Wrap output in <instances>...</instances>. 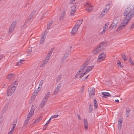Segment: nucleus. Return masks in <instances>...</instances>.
Wrapping results in <instances>:
<instances>
[{
    "label": "nucleus",
    "mask_w": 134,
    "mask_h": 134,
    "mask_svg": "<svg viewBox=\"0 0 134 134\" xmlns=\"http://www.w3.org/2000/svg\"><path fill=\"white\" fill-rule=\"evenodd\" d=\"M16 86L13 85H10L8 87L7 91L8 96H11L15 91Z\"/></svg>",
    "instance_id": "nucleus-1"
},
{
    "label": "nucleus",
    "mask_w": 134,
    "mask_h": 134,
    "mask_svg": "<svg viewBox=\"0 0 134 134\" xmlns=\"http://www.w3.org/2000/svg\"><path fill=\"white\" fill-rule=\"evenodd\" d=\"M48 31V30H46L42 34V36L41 39L40 44L43 43L44 42V40L45 39L46 35Z\"/></svg>",
    "instance_id": "nucleus-2"
},
{
    "label": "nucleus",
    "mask_w": 134,
    "mask_h": 134,
    "mask_svg": "<svg viewBox=\"0 0 134 134\" xmlns=\"http://www.w3.org/2000/svg\"><path fill=\"white\" fill-rule=\"evenodd\" d=\"M106 54L104 53H102L101 54L99 55L98 58L97 59V61L98 62H100L103 61L105 57Z\"/></svg>",
    "instance_id": "nucleus-3"
},
{
    "label": "nucleus",
    "mask_w": 134,
    "mask_h": 134,
    "mask_svg": "<svg viewBox=\"0 0 134 134\" xmlns=\"http://www.w3.org/2000/svg\"><path fill=\"white\" fill-rule=\"evenodd\" d=\"M85 6L86 8V10L88 12H90L91 11H92L93 8V6L88 3L86 4L85 5Z\"/></svg>",
    "instance_id": "nucleus-4"
},
{
    "label": "nucleus",
    "mask_w": 134,
    "mask_h": 134,
    "mask_svg": "<svg viewBox=\"0 0 134 134\" xmlns=\"http://www.w3.org/2000/svg\"><path fill=\"white\" fill-rule=\"evenodd\" d=\"M98 47V46L93 50L92 52L93 54H97L100 52L102 51V49Z\"/></svg>",
    "instance_id": "nucleus-5"
},
{
    "label": "nucleus",
    "mask_w": 134,
    "mask_h": 134,
    "mask_svg": "<svg viewBox=\"0 0 134 134\" xmlns=\"http://www.w3.org/2000/svg\"><path fill=\"white\" fill-rule=\"evenodd\" d=\"M89 95L90 96L94 95L95 94V89L93 88L90 87L88 89Z\"/></svg>",
    "instance_id": "nucleus-6"
},
{
    "label": "nucleus",
    "mask_w": 134,
    "mask_h": 134,
    "mask_svg": "<svg viewBox=\"0 0 134 134\" xmlns=\"http://www.w3.org/2000/svg\"><path fill=\"white\" fill-rule=\"evenodd\" d=\"M35 13V11H34L31 13L29 16V17L28 18L27 20L25 21L24 24H26L27 23H28L30 21V19L33 18Z\"/></svg>",
    "instance_id": "nucleus-7"
},
{
    "label": "nucleus",
    "mask_w": 134,
    "mask_h": 134,
    "mask_svg": "<svg viewBox=\"0 0 134 134\" xmlns=\"http://www.w3.org/2000/svg\"><path fill=\"white\" fill-rule=\"evenodd\" d=\"M98 47L102 49V51H103L105 47L107 46V44L105 42H102L100 43L98 45Z\"/></svg>",
    "instance_id": "nucleus-8"
},
{
    "label": "nucleus",
    "mask_w": 134,
    "mask_h": 134,
    "mask_svg": "<svg viewBox=\"0 0 134 134\" xmlns=\"http://www.w3.org/2000/svg\"><path fill=\"white\" fill-rule=\"evenodd\" d=\"M50 94V93L49 92L47 93L46 95L44 96V98L43 99L42 101V102L45 104L46 102L47 101V100L49 97Z\"/></svg>",
    "instance_id": "nucleus-9"
},
{
    "label": "nucleus",
    "mask_w": 134,
    "mask_h": 134,
    "mask_svg": "<svg viewBox=\"0 0 134 134\" xmlns=\"http://www.w3.org/2000/svg\"><path fill=\"white\" fill-rule=\"evenodd\" d=\"M79 28L76 26V25H75L74 26L73 28L72 29L71 31V34H73V35H71V36H72L73 35L76 33Z\"/></svg>",
    "instance_id": "nucleus-10"
},
{
    "label": "nucleus",
    "mask_w": 134,
    "mask_h": 134,
    "mask_svg": "<svg viewBox=\"0 0 134 134\" xmlns=\"http://www.w3.org/2000/svg\"><path fill=\"white\" fill-rule=\"evenodd\" d=\"M122 120L119 119L118 123V128L119 130H120L121 128L122 125Z\"/></svg>",
    "instance_id": "nucleus-11"
},
{
    "label": "nucleus",
    "mask_w": 134,
    "mask_h": 134,
    "mask_svg": "<svg viewBox=\"0 0 134 134\" xmlns=\"http://www.w3.org/2000/svg\"><path fill=\"white\" fill-rule=\"evenodd\" d=\"M94 66L92 65L91 66L87 67L85 72L86 74L88 73L89 72L91 71L94 67Z\"/></svg>",
    "instance_id": "nucleus-12"
},
{
    "label": "nucleus",
    "mask_w": 134,
    "mask_h": 134,
    "mask_svg": "<svg viewBox=\"0 0 134 134\" xmlns=\"http://www.w3.org/2000/svg\"><path fill=\"white\" fill-rule=\"evenodd\" d=\"M61 87V85L60 84H58L56 88L55 89L54 92V95H55L57 94V93L59 92V88Z\"/></svg>",
    "instance_id": "nucleus-13"
},
{
    "label": "nucleus",
    "mask_w": 134,
    "mask_h": 134,
    "mask_svg": "<svg viewBox=\"0 0 134 134\" xmlns=\"http://www.w3.org/2000/svg\"><path fill=\"white\" fill-rule=\"evenodd\" d=\"M70 52V51H69L68 52H67L65 53L62 59V60H64L65 59L69 56Z\"/></svg>",
    "instance_id": "nucleus-14"
},
{
    "label": "nucleus",
    "mask_w": 134,
    "mask_h": 134,
    "mask_svg": "<svg viewBox=\"0 0 134 134\" xmlns=\"http://www.w3.org/2000/svg\"><path fill=\"white\" fill-rule=\"evenodd\" d=\"M109 24V23H107L105 24V26L103 27V30L102 32V34H103L104 33L105 31V29L107 28Z\"/></svg>",
    "instance_id": "nucleus-15"
},
{
    "label": "nucleus",
    "mask_w": 134,
    "mask_h": 134,
    "mask_svg": "<svg viewBox=\"0 0 134 134\" xmlns=\"http://www.w3.org/2000/svg\"><path fill=\"white\" fill-rule=\"evenodd\" d=\"M82 20L83 19H82L81 20H78L77 23H76L75 25H76V26H77V27L79 28L82 23Z\"/></svg>",
    "instance_id": "nucleus-16"
},
{
    "label": "nucleus",
    "mask_w": 134,
    "mask_h": 134,
    "mask_svg": "<svg viewBox=\"0 0 134 134\" xmlns=\"http://www.w3.org/2000/svg\"><path fill=\"white\" fill-rule=\"evenodd\" d=\"M102 94L105 97H110L111 96V94L108 92H102Z\"/></svg>",
    "instance_id": "nucleus-17"
},
{
    "label": "nucleus",
    "mask_w": 134,
    "mask_h": 134,
    "mask_svg": "<svg viewBox=\"0 0 134 134\" xmlns=\"http://www.w3.org/2000/svg\"><path fill=\"white\" fill-rule=\"evenodd\" d=\"M15 75L13 74L8 75L7 77V79L9 80H10L12 78H13L14 76Z\"/></svg>",
    "instance_id": "nucleus-18"
},
{
    "label": "nucleus",
    "mask_w": 134,
    "mask_h": 134,
    "mask_svg": "<svg viewBox=\"0 0 134 134\" xmlns=\"http://www.w3.org/2000/svg\"><path fill=\"white\" fill-rule=\"evenodd\" d=\"M65 13V11H64L61 14V15L60 16V18L59 19V20H62L64 19V16Z\"/></svg>",
    "instance_id": "nucleus-19"
},
{
    "label": "nucleus",
    "mask_w": 134,
    "mask_h": 134,
    "mask_svg": "<svg viewBox=\"0 0 134 134\" xmlns=\"http://www.w3.org/2000/svg\"><path fill=\"white\" fill-rule=\"evenodd\" d=\"M115 21H116V20H114L113 21V23L111 24V25L110 26L112 27L113 28H116V26L117 25L116 24H117V22H116V23H114Z\"/></svg>",
    "instance_id": "nucleus-20"
},
{
    "label": "nucleus",
    "mask_w": 134,
    "mask_h": 134,
    "mask_svg": "<svg viewBox=\"0 0 134 134\" xmlns=\"http://www.w3.org/2000/svg\"><path fill=\"white\" fill-rule=\"evenodd\" d=\"M87 66L86 65H83L81 68V70L82 72H85Z\"/></svg>",
    "instance_id": "nucleus-21"
},
{
    "label": "nucleus",
    "mask_w": 134,
    "mask_h": 134,
    "mask_svg": "<svg viewBox=\"0 0 134 134\" xmlns=\"http://www.w3.org/2000/svg\"><path fill=\"white\" fill-rule=\"evenodd\" d=\"M94 106V108L95 109H96L97 108L98 104L97 103V101L96 99H94L93 100Z\"/></svg>",
    "instance_id": "nucleus-22"
},
{
    "label": "nucleus",
    "mask_w": 134,
    "mask_h": 134,
    "mask_svg": "<svg viewBox=\"0 0 134 134\" xmlns=\"http://www.w3.org/2000/svg\"><path fill=\"white\" fill-rule=\"evenodd\" d=\"M107 11H107L106 10H105V9H104L102 12L101 14H100V16H104V15L105 14L107 13Z\"/></svg>",
    "instance_id": "nucleus-23"
},
{
    "label": "nucleus",
    "mask_w": 134,
    "mask_h": 134,
    "mask_svg": "<svg viewBox=\"0 0 134 134\" xmlns=\"http://www.w3.org/2000/svg\"><path fill=\"white\" fill-rule=\"evenodd\" d=\"M45 103H44L42 102L39 105V109H41L43 107L44 105H45Z\"/></svg>",
    "instance_id": "nucleus-24"
},
{
    "label": "nucleus",
    "mask_w": 134,
    "mask_h": 134,
    "mask_svg": "<svg viewBox=\"0 0 134 134\" xmlns=\"http://www.w3.org/2000/svg\"><path fill=\"white\" fill-rule=\"evenodd\" d=\"M47 63V62H46L44 60L40 66V67H44Z\"/></svg>",
    "instance_id": "nucleus-25"
},
{
    "label": "nucleus",
    "mask_w": 134,
    "mask_h": 134,
    "mask_svg": "<svg viewBox=\"0 0 134 134\" xmlns=\"http://www.w3.org/2000/svg\"><path fill=\"white\" fill-rule=\"evenodd\" d=\"M76 11V10H74L72 9H71L70 11V15L71 16H73L74 14L75 13Z\"/></svg>",
    "instance_id": "nucleus-26"
},
{
    "label": "nucleus",
    "mask_w": 134,
    "mask_h": 134,
    "mask_svg": "<svg viewBox=\"0 0 134 134\" xmlns=\"http://www.w3.org/2000/svg\"><path fill=\"white\" fill-rule=\"evenodd\" d=\"M40 90H35L34 93H33V95L34 96H36L38 92Z\"/></svg>",
    "instance_id": "nucleus-27"
},
{
    "label": "nucleus",
    "mask_w": 134,
    "mask_h": 134,
    "mask_svg": "<svg viewBox=\"0 0 134 134\" xmlns=\"http://www.w3.org/2000/svg\"><path fill=\"white\" fill-rule=\"evenodd\" d=\"M130 111L129 108H128L126 109V117H128L129 116V112Z\"/></svg>",
    "instance_id": "nucleus-28"
},
{
    "label": "nucleus",
    "mask_w": 134,
    "mask_h": 134,
    "mask_svg": "<svg viewBox=\"0 0 134 134\" xmlns=\"http://www.w3.org/2000/svg\"><path fill=\"white\" fill-rule=\"evenodd\" d=\"M122 57L125 61H126L127 60L124 54L123 53L122 54Z\"/></svg>",
    "instance_id": "nucleus-29"
},
{
    "label": "nucleus",
    "mask_w": 134,
    "mask_h": 134,
    "mask_svg": "<svg viewBox=\"0 0 134 134\" xmlns=\"http://www.w3.org/2000/svg\"><path fill=\"white\" fill-rule=\"evenodd\" d=\"M83 122L84 126H88V122L87 121V120L86 119H84Z\"/></svg>",
    "instance_id": "nucleus-30"
},
{
    "label": "nucleus",
    "mask_w": 134,
    "mask_h": 134,
    "mask_svg": "<svg viewBox=\"0 0 134 134\" xmlns=\"http://www.w3.org/2000/svg\"><path fill=\"white\" fill-rule=\"evenodd\" d=\"M93 110V108L92 106L91 105H90L89 108V111L88 112L89 113H91V112Z\"/></svg>",
    "instance_id": "nucleus-31"
},
{
    "label": "nucleus",
    "mask_w": 134,
    "mask_h": 134,
    "mask_svg": "<svg viewBox=\"0 0 134 134\" xmlns=\"http://www.w3.org/2000/svg\"><path fill=\"white\" fill-rule=\"evenodd\" d=\"M14 28L15 27H12V26H11L9 29V32H10V33H12Z\"/></svg>",
    "instance_id": "nucleus-32"
},
{
    "label": "nucleus",
    "mask_w": 134,
    "mask_h": 134,
    "mask_svg": "<svg viewBox=\"0 0 134 134\" xmlns=\"http://www.w3.org/2000/svg\"><path fill=\"white\" fill-rule=\"evenodd\" d=\"M62 76L61 75H59L58 76L56 79V81L57 82H58L60 80Z\"/></svg>",
    "instance_id": "nucleus-33"
},
{
    "label": "nucleus",
    "mask_w": 134,
    "mask_h": 134,
    "mask_svg": "<svg viewBox=\"0 0 134 134\" xmlns=\"http://www.w3.org/2000/svg\"><path fill=\"white\" fill-rule=\"evenodd\" d=\"M80 72H81V70H80L78 71L77 72L76 74V75L75 76V79H76L80 75Z\"/></svg>",
    "instance_id": "nucleus-34"
},
{
    "label": "nucleus",
    "mask_w": 134,
    "mask_h": 134,
    "mask_svg": "<svg viewBox=\"0 0 134 134\" xmlns=\"http://www.w3.org/2000/svg\"><path fill=\"white\" fill-rule=\"evenodd\" d=\"M110 5L109 4H108L106 5L105 9V10H106L107 11H108L110 8Z\"/></svg>",
    "instance_id": "nucleus-35"
},
{
    "label": "nucleus",
    "mask_w": 134,
    "mask_h": 134,
    "mask_svg": "<svg viewBox=\"0 0 134 134\" xmlns=\"http://www.w3.org/2000/svg\"><path fill=\"white\" fill-rule=\"evenodd\" d=\"M16 23L15 21H14L12 23L11 26H12V27H15Z\"/></svg>",
    "instance_id": "nucleus-36"
},
{
    "label": "nucleus",
    "mask_w": 134,
    "mask_h": 134,
    "mask_svg": "<svg viewBox=\"0 0 134 134\" xmlns=\"http://www.w3.org/2000/svg\"><path fill=\"white\" fill-rule=\"evenodd\" d=\"M24 60H21V59L20 61L18 62L17 63V65H20L22 63L21 62L22 61H24Z\"/></svg>",
    "instance_id": "nucleus-37"
},
{
    "label": "nucleus",
    "mask_w": 134,
    "mask_h": 134,
    "mask_svg": "<svg viewBox=\"0 0 134 134\" xmlns=\"http://www.w3.org/2000/svg\"><path fill=\"white\" fill-rule=\"evenodd\" d=\"M52 23H49L48 24H47V30H48V29H50V28L49 27L51 26L52 25Z\"/></svg>",
    "instance_id": "nucleus-38"
},
{
    "label": "nucleus",
    "mask_w": 134,
    "mask_h": 134,
    "mask_svg": "<svg viewBox=\"0 0 134 134\" xmlns=\"http://www.w3.org/2000/svg\"><path fill=\"white\" fill-rule=\"evenodd\" d=\"M118 66L120 68H122L123 66L121 64V63L120 61H119L117 63Z\"/></svg>",
    "instance_id": "nucleus-39"
},
{
    "label": "nucleus",
    "mask_w": 134,
    "mask_h": 134,
    "mask_svg": "<svg viewBox=\"0 0 134 134\" xmlns=\"http://www.w3.org/2000/svg\"><path fill=\"white\" fill-rule=\"evenodd\" d=\"M89 63V61L88 60H87L85 61V62L84 64L83 65H86V66Z\"/></svg>",
    "instance_id": "nucleus-40"
},
{
    "label": "nucleus",
    "mask_w": 134,
    "mask_h": 134,
    "mask_svg": "<svg viewBox=\"0 0 134 134\" xmlns=\"http://www.w3.org/2000/svg\"><path fill=\"white\" fill-rule=\"evenodd\" d=\"M33 114L29 113L27 115V118L29 119H30Z\"/></svg>",
    "instance_id": "nucleus-41"
},
{
    "label": "nucleus",
    "mask_w": 134,
    "mask_h": 134,
    "mask_svg": "<svg viewBox=\"0 0 134 134\" xmlns=\"http://www.w3.org/2000/svg\"><path fill=\"white\" fill-rule=\"evenodd\" d=\"M58 116V114L55 115H53L51 117V118L53 119L57 117Z\"/></svg>",
    "instance_id": "nucleus-42"
},
{
    "label": "nucleus",
    "mask_w": 134,
    "mask_h": 134,
    "mask_svg": "<svg viewBox=\"0 0 134 134\" xmlns=\"http://www.w3.org/2000/svg\"><path fill=\"white\" fill-rule=\"evenodd\" d=\"M129 61L132 65L134 64V63L132 61L131 58H129Z\"/></svg>",
    "instance_id": "nucleus-43"
},
{
    "label": "nucleus",
    "mask_w": 134,
    "mask_h": 134,
    "mask_svg": "<svg viewBox=\"0 0 134 134\" xmlns=\"http://www.w3.org/2000/svg\"><path fill=\"white\" fill-rule=\"evenodd\" d=\"M34 109H32V108H31L29 113L33 114L34 113Z\"/></svg>",
    "instance_id": "nucleus-44"
},
{
    "label": "nucleus",
    "mask_w": 134,
    "mask_h": 134,
    "mask_svg": "<svg viewBox=\"0 0 134 134\" xmlns=\"http://www.w3.org/2000/svg\"><path fill=\"white\" fill-rule=\"evenodd\" d=\"M30 48V49L29 51L28 50L27 52V54H30L32 51V48Z\"/></svg>",
    "instance_id": "nucleus-45"
},
{
    "label": "nucleus",
    "mask_w": 134,
    "mask_h": 134,
    "mask_svg": "<svg viewBox=\"0 0 134 134\" xmlns=\"http://www.w3.org/2000/svg\"><path fill=\"white\" fill-rule=\"evenodd\" d=\"M76 8L75 6L74 5L73 6L71 7V9L76 10Z\"/></svg>",
    "instance_id": "nucleus-46"
},
{
    "label": "nucleus",
    "mask_w": 134,
    "mask_h": 134,
    "mask_svg": "<svg viewBox=\"0 0 134 134\" xmlns=\"http://www.w3.org/2000/svg\"><path fill=\"white\" fill-rule=\"evenodd\" d=\"M49 58H48V57H47L44 60L46 62H47L49 59Z\"/></svg>",
    "instance_id": "nucleus-47"
},
{
    "label": "nucleus",
    "mask_w": 134,
    "mask_h": 134,
    "mask_svg": "<svg viewBox=\"0 0 134 134\" xmlns=\"http://www.w3.org/2000/svg\"><path fill=\"white\" fill-rule=\"evenodd\" d=\"M86 74V73L85 72L82 74H81L79 78H81L84 75Z\"/></svg>",
    "instance_id": "nucleus-48"
},
{
    "label": "nucleus",
    "mask_w": 134,
    "mask_h": 134,
    "mask_svg": "<svg viewBox=\"0 0 134 134\" xmlns=\"http://www.w3.org/2000/svg\"><path fill=\"white\" fill-rule=\"evenodd\" d=\"M47 126H48V125H47V124H46L44 125V127H43V129L44 130H45L46 129V128L47 127Z\"/></svg>",
    "instance_id": "nucleus-49"
},
{
    "label": "nucleus",
    "mask_w": 134,
    "mask_h": 134,
    "mask_svg": "<svg viewBox=\"0 0 134 134\" xmlns=\"http://www.w3.org/2000/svg\"><path fill=\"white\" fill-rule=\"evenodd\" d=\"M16 125V124H14V122L13 123V127L12 130H13V129L15 127V126Z\"/></svg>",
    "instance_id": "nucleus-50"
},
{
    "label": "nucleus",
    "mask_w": 134,
    "mask_h": 134,
    "mask_svg": "<svg viewBox=\"0 0 134 134\" xmlns=\"http://www.w3.org/2000/svg\"><path fill=\"white\" fill-rule=\"evenodd\" d=\"M75 0H71L70 3V4H73L75 2Z\"/></svg>",
    "instance_id": "nucleus-51"
},
{
    "label": "nucleus",
    "mask_w": 134,
    "mask_h": 134,
    "mask_svg": "<svg viewBox=\"0 0 134 134\" xmlns=\"http://www.w3.org/2000/svg\"><path fill=\"white\" fill-rule=\"evenodd\" d=\"M89 75H88L87 76H86V77H83L82 78V80H85L86 79L87 77H88V76Z\"/></svg>",
    "instance_id": "nucleus-52"
},
{
    "label": "nucleus",
    "mask_w": 134,
    "mask_h": 134,
    "mask_svg": "<svg viewBox=\"0 0 134 134\" xmlns=\"http://www.w3.org/2000/svg\"><path fill=\"white\" fill-rule=\"evenodd\" d=\"M47 14V13H45V14H44L43 15V16H42L41 18V19H43V17H44V16H46V15H47V14L46 15V14Z\"/></svg>",
    "instance_id": "nucleus-53"
},
{
    "label": "nucleus",
    "mask_w": 134,
    "mask_h": 134,
    "mask_svg": "<svg viewBox=\"0 0 134 134\" xmlns=\"http://www.w3.org/2000/svg\"><path fill=\"white\" fill-rule=\"evenodd\" d=\"M43 80H41L40 83V84H39V85H41L42 86V84L43 83Z\"/></svg>",
    "instance_id": "nucleus-54"
},
{
    "label": "nucleus",
    "mask_w": 134,
    "mask_h": 134,
    "mask_svg": "<svg viewBox=\"0 0 134 134\" xmlns=\"http://www.w3.org/2000/svg\"><path fill=\"white\" fill-rule=\"evenodd\" d=\"M42 86L41 85H39V86L38 87L37 90H40V89L42 88Z\"/></svg>",
    "instance_id": "nucleus-55"
},
{
    "label": "nucleus",
    "mask_w": 134,
    "mask_h": 134,
    "mask_svg": "<svg viewBox=\"0 0 134 134\" xmlns=\"http://www.w3.org/2000/svg\"><path fill=\"white\" fill-rule=\"evenodd\" d=\"M28 121H26L25 120V122L24 124V125L25 126L28 123Z\"/></svg>",
    "instance_id": "nucleus-56"
},
{
    "label": "nucleus",
    "mask_w": 134,
    "mask_h": 134,
    "mask_svg": "<svg viewBox=\"0 0 134 134\" xmlns=\"http://www.w3.org/2000/svg\"><path fill=\"white\" fill-rule=\"evenodd\" d=\"M52 118H51V117L49 119V120L46 123L47 124H48L49 123V122H50Z\"/></svg>",
    "instance_id": "nucleus-57"
},
{
    "label": "nucleus",
    "mask_w": 134,
    "mask_h": 134,
    "mask_svg": "<svg viewBox=\"0 0 134 134\" xmlns=\"http://www.w3.org/2000/svg\"><path fill=\"white\" fill-rule=\"evenodd\" d=\"M36 96H34V95H33L32 97L31 100H34V99L35 97Z\"/></svg>",
    "instance_id": "nucleus-58"
},
{
    "label": "nucleus",
    "mask_w": 134,
    "mask_h": 134,
    "mask_svg": "<svg viewBox=\"0 0 134 134\" xmlns=\"http://www.w3.org/2000/svg\"><path fill=\"white\" fill-rule=\"evenodd\" d=\"M36 96H34V95H33L32 97L31 100H34V99L35 97Z\"/></svg>",
    "instance_id": "nucleus-59"
},
{
    "label": "nucleus",
    "mask_w": 134,
    "mask_h": 134,
    "mask_svg": "<svg viewBox=\"0 0 134 134\" xmlns=\"http://www.w3.org/2000/svg\"><path fill=\"white\" fill-rule=\"evenodd\" d=\"M77 116L79 120H80L81 119L80 117V115H77Z\"/></svg>",
    "instance_id": "nucleus-60"
},
{
    "label": "nucleus",
    "mask_w": 134,
    "mask_h": 134,
    "mask_svg": "<svg viewBox=\"0 0 134 134\" xmlns=\"http://www.w3.org/2000/svg\"><path fill=\"white\" fill-rule=\"evenodd\" d=\"M134 28V23L131 26V28L130 29V30H131V29H133V28Z\"/></svg>",
    "instance_id": "nucleus-61"
},
{
    "label": "nucleus",
    "mask_w": 134,
    "mask_h": 134,
    "mask_svg": "<svg viewBox=\"0 0 134 134\" xmlns=\"http://www.w3.org/2000/svg\"><path fill=\"white\" fill-rule=\"evenodd\" d=\"M18 83H17L16 81H15L14 83L13 84L14 85H17Z\"/></svg>",
    "instance_id": "nucleus-62"
},
{
    "label": "nucleus",
    "mask_w": 134,
    "mask_h": 134,
    "mask_svg": "<svg viewBox=\"0 0 134 134\" xmlns=\"http://www.w3.org/2000/svg\"><path fill=\"white\" fill-rule=\"evenodd\" d=\"M88 126H85V129L87 130L88 129Z\"/></svg>",
    "instance_id": "nucleus-63"
},
{
    "label": "nucleus",
    "mask_w": 134,
    "mask_h": 134,
    "mask_svg": "<svg viewBox=\"0 0 134 134\" xmlns=\"http://www.w3.org/2000/svg\"><path fill=\"white\" fill-rule=\"evenodd\" d=\"M54 48H52L49 51H50L52 53V52L54 50Z\"/></svg>",
    "instance_id": "nucleus-64"
}]
</instances>
